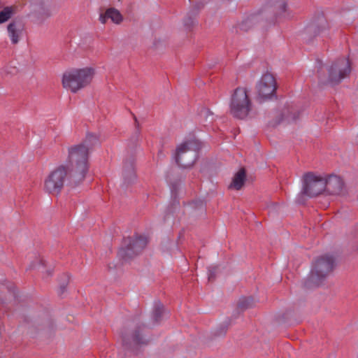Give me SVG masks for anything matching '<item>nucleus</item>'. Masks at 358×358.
Wrapping results in <instances>:
<instances>
[{"label":"nucleus","instance_id":"obj_4","mask_svg":"<svg viewBox=\"0 0 358 358\" xmlns=\"http://www.w3.org/2000/svg\"><path fill=\"white\" fill-rule=\"evenodd\" d=\"M201 143L198 140H189L180 144L176 149V161L182 168L191 167L197 158Z\"/></svg>","mask_w":358,"mask_h":358},{"label":"nucleus","instance_id":"obj_11","mask_svg":"<svg viewBox=\"0 0 358 358\" xmlns=\"http://www.w3.org/2000/svg\"><path fill=\"white\" fill-rule=\"evenodd\" d=\"M306 31L314 36L326 37L329 35L328 22L323 15H320L307 27Z\"/></svg>","mask_w":358,"mask_h":358},{"label":"nucleus","instance_id":"obj_16","mask_svg":"<svg viewBox=\"0 0 358 358\" xmlns=\"http://www.w3.org/2000/svg\"><path fill=\"white\" fill-rule=\"evenodd\" d=\"M122 342L124 345L129 348L147 343V341L143 338L139 330L134 332L131 341L127 337H123Z\"/></svg>","mask_w":358,"mask_h":358},{"label":"nucleus","instance_id":"obj_15","mask_svg":"<svg viewBox=\"0 0 358 358\" xmlns=\"http://www.w3.org/2000/svg\"><path fill=\"white\" fill-rule=\"evenodd\" d=\"M134 164L133 160L126 162L123 167V178L124 182L130 184L136 180Z\"/></svg>","mask_w":358,"mask_h":358},{"label":"nucleus","instance_id":"obj_7","mask_svg":"<svg viewBox=\"0 0 358 358\" xmlns=\"http://www.w3.org/2000/svg\"><path fill=\"white\" fill-rule=\"evenodd\" d=\"M328 78L324 80L320 78L321 82L331 85L339 83L346 78L351 71L350 64L347 58H341L336 60L327 69Z\"/></svg>","mask_w":358,"mask_h":358},{"label":"nucleus","instance_id":"obj_29","mask_svg":"<svg viewBox=\"0 0 358 358\" xmlns=\"http://www.w3.org/2000/svg\"><path fill=\"white\" fill-rule=\"evenodd\" d=\"M45 272L47 273V275H51V273H52V268H48L46 270V271H45Z\"/></svg>","mask_w":358,"mask_h":358},{"label":"nucleus","instance_id":"obj_24","mask_svg":"<svg viewBox=\"0 0 358 358\" xmlns=\"http://www.w3.org/2000/svg\"><path fill=\"white\" fill-rule=\"evenodd\" d=\"M252 305V299H251V298L242 299L238 303L239 307H241V308H248L251 307Z\"/></svg>","mask_w":358,"mask_h":358},{"label":"nucleus","instance_id":"obj_3","mask_svg":"<svg viewBox=\"0 0 358 358\" xmlns=\"http://www.w3.org/2000/svg\"><path fill=\"white\" fill-rule=\"evenodd\" d=\"M71 178L72 173L69 171V166L60 165L52 171L44 180V190L53 195H57L62 189L66 180Z\"/></svg>","mask_w":358,"mask_h":358},{"label":"nucleus","instance_id":"obj_31","mask_svg":"<svg viewBox=\"0 0 358 358\" xmlns=\"http://www.w3.org/2000/svg\"><path fill=\"white\" fill-rule=\"evenodd\" d=\"M31 266L33 267V268L36 267V266H34V265H31Z\"/></svg>","mask_w":358,"mask_h":358},{"label":"nucleus","instance_id":"obj_30","mask_svg":"<svg viewBox=\"0 0 358 358\" xmlns=\"http://www.w3.org/2000/svg\"><path fill=\"white\" fill-rule=\"evenodd\" d=\"M287 119L288 120H289L290 119H292V120H296V117L295 116V115H293V116L292 117H287Z\"/></svg>","mask_w":358,"mask_h":358},{"label":"nucleus","instance_id":"obj_9","mask_svg":"<svg viewBox=\"0 0 358 358\" xmlns=\"http://www.w3.org/2000/svg\"><path fill=\"white\" fill-rule=\"evenodd\" d=\"M325 179L308 173L303 176V194L308 196H315L325 190Z\"/></svg>","mask_w":358,"mask_h":358},{"label":"nucleus","instance_id":"obj_14","mask_svg":"<svg viewBox=\"0 0 358 358\" xmlns=\"http://www.w3.org/2000/svg\"><path fill=\"white\" fill-rule=\"evenodd\" d=\"M108 19H110L113 23L119 24L123 21V16L117 9L110 8L99 15V21L101 24H106Z\"/></svg>","mask_w":358,"mask_h":358},{"label":"nucleus","instance_id":"obj_8","mask_svg":"<svg viewBox=\"0 0 358 358\" xmlns=\"http://www.w3.org/2000/svg\"><path fill=\"white\" fill-rule=\"evenodd\" d=\"M148 239L143 236H136L124 239V247L120 249L119 255L127 259L139 254L146 246Z\"/></svg>","mask_w":358,"mask_h":358},{"label":"nucleus","instance_id":"obj_25","mask_svg":"<svg viewBox=\"0 0 358 358\" xmlns=\"http://www.w3.org/2000/svg\"><path fill=\"white\" fill-rule=\"evenodd\" d=\"M201 116L204 117L206 119V120L209 119L210 122H211L213 120V113L207 108H205L201 111Z\"/></svg>","mask_w":358,"mask_h":358},{"label":"nucleus","instance_id":"obj_6","mask_svg":"<svg viewBox=\"0 0 358 358\" xmlns=\"http://www.w3.org/2000/svg\"><path fill=\"white\" fill-rule=\"evenodd\" d=\"M335 260L332 256L322 255L318 257L313 265L310 279L315 285H319L333 271Z\"/></svg>","mask_w":358,"mask_h":358},{"label":"nucleus","instance_id":"obj_12","mask_svg":"<svg viewBox=\"0 0 358 358\" xmlns=\"http://www.w3.org/2000/svg\"><path fill=\"white\" fill-rule=\"evenodd\" d=\"M325 190L330 194H341L343 189V182L337 176H331L325 179Z\"/></svg>","mask_w":358,"mask_h":358},{"label":"nucleus","instance_id":"obj_2","mask_svg":"<svg viewBox=\"0 0 358 358\" xmlns=\"http://www.w3.org/2000/svg\"><path fill=\"white\" fill-rule=\"evenodd\" d=\"M94 74L95 70L92 67L66 71L62 76L63 87L73 93H76L91 83Z\"/></svg>","mask_w":358,"mask_h":358},{"label":"nucleus","instance_id":"obj_20","mask_svg":"<svg viewBox=\"0 0 358 358\" xmlns=\"http://www.w3.org/2000/svg\"><path fill=\"white\" fill-rule=\"evenodd\" d=\"M99 136L95 134H87L85 140L83 144L85 145L87 148H89L90 150L94 145L99 143Z\"/></svg>","mask_w":358,"mask_h":358},{"label":"nucleus","instance_id":"obj_22","mask_svg":"<svg viewBox=\"0 0 358 358\" xmlns=\"http://www.w3.org/2000/svg\"><path fill=\"white\" fill-rule=\"evenodd\" d=\"M13 8L12 7H6L0 12V24L5 22L10 18L13 13Z\"/></svg>","mask_w":358,"mask_h":358},{"label":"nucleus","instance_id":"obj_17","mask_svg":"<svg viewBox=\"0 0 358 358\" xmlns=\"http://www.w3.org/2000/svg\"><path fill=\"white\" fill-rule=\"evenodd\" d=\"M246 178V173L244 169H241L234 176L229 188L239 190L243 186Z\"/></svg>","mask_w":358,"mask_h":358},{"label":"nucleus","instance_id":"obj_21","mask_svg":"<svg viewBox=\"0 0 358 358\" xmlns=\"http://www.w3.org/2000/svg\"><path fill=\"white\" fill-rule=\"evenodd\" d=\"M197 12L194 10L188 13L187 17L184 19L183 24L185 29H189L195 24V16Z\"/></svg>","mask_w":358,"mask_h":358},{"label":"nucleus","instance_id":"obj_5","mask_svg":"<svg viewBox=\"0 0 358 358\" xmlns=\"http://www.w3.org/2000/svg\"><path fill=\"white\" fill-rule=\"evenodd\" d=\"M252 110L251 101L245 88L238 87L231 96L230 111L238 119H245Z\"/></svg>","mask_w":358,"mask_h":358},{"label":"nucleus","instance_id":"obj_27","mask_svg":"<svg viewBox=\"0 0 358 358\" xmlns=\"http://www.w3.org/2000/svg\"><path fill=\"white\" fill-rule=\"evenodd\" d=\"M226 331H227V327H226V326H224V327H222V328L220 329V331L219 332H217V333H216V335H217V336H221V335H223V334H224L226 333Z\"/></svg>","mask_w":358,"mask_h":358},{"label":"nucleus","instance_id":"obj_1","mask_svg":"<svg viewBox=\"0 0 358 358\" xmlns=\"http://www.w3.org/2000/svg\"><path fill=\"white\" fill-rule=\"evenodd\" d=\"M89 148L83 143L69 147L68 149V163L74 182L83 180L88 170Z\"/></svg>","mask_w":358,"mask_h":358},{"label":"nucleus","instance_id":"obj_26","mask_svg":"<svg viewBox=\"0 0 358 358\" xmlns=\"http://www.w3.org/2000/svg\"><path fill=\"white\" fill-rule=\"evenodd\" d=\"M217 269V267H213L210 268L208 270V280H212L214 278V275L215 273V271Z\"/></svg>","mask_w":358,"mask_h":358},{"label":"nucleus","instance_id":"obj_23","mask_svg":"<svg viewBox=\"0 0 358 358\" xmlns=\"http://www.w3.org/2000/svg\"><path fill=\"white\" fill-rule=\"evenodd\" d=\"M164 312V307L161 304H158L155 306L153 311V317L157 322L159 320L162 313Z\"/></svg>","mask_w":358,"mask_h":358},{"label":"nucleus","instance_id":"obj_28","mask_svg":"<svg viewBox=\"0 0 358 358\" xmlns=\"http://www.w3.org/2000/svg\"><path fill=\"white\" fill-rule=\"evenodd\" d=\"M38 262H39V266H38L39 268L41 266L43 268H44L48 266L46 262L43 259L39 260Z\"/></svg>","mask_w":358,"mask_h":358},{"label":"nucleus","instance_id":"obj_13","mask_svg":"<svg viewBox=\"0 0 358 358\" xmlns=\"http://www.w3.org/2000/svg\"><path fill=\"white\" fill-rule=\"evenodd\" d=\"M24 26L20 21L14 20L7 27V32L12 44H17L22 36Z\"/></svg>","mask_w":358,"mask_h":358},{"label":"nucleus","instance_id":"obj_10","mask_svg":"<svg viewBox=\"0 0 358 358\" xmlns=\"http://www.w3.org/2000/svg\"><path fill=\"white\" fill-rule=\"evenodd\" d=\"M259 98L266 99L273 96L276 90V81L274 76L269 73L264 74L256 85Z\"/></svg>","mask_w":358,"mask_h":358},{"label":"nucleus","instance_id":"obj_18","mask_svg":"<svg viewBox=\"0 0 358 358\" xmlns=\"http://www.w3.org/2000/svg\"><path fill=\"white\" fill-rule=\"evenodd\" d=\"M51 15L52 12L50 9L45 6H40L34 13L35 22L37 24H42Z\"/></svg>","mask_w":358,"mask_h":358},{"label":"nucleus","instance_id":"obj_19","mask_svg":"<svg viewBox=\"0 0 358 358\" xmlns=\"http://www.w3.org/2000/svg\"><path fill=\"white\" fill-rule=\"evenodd\" d=\"M275 8L278 9L276 17L278 20L280 21L292 17L291 13L287 9V5L284 0H278Z\"/></svg>","mask_w":358,"mask_h":358}]
</instances>
